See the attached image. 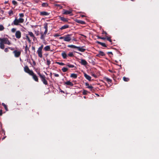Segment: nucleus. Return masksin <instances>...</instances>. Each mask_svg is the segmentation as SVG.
I'll return each mask as SVG.
<instances>
[{
	"instance_id": "f257e3e1",
	"label": "nucleus",
	"mask_w": 159,
	"mask_h": 159,
	"mask_svg": "<svg viewBox=\"0 0 159 159\" xmlns=\"http://www.w3.org/2000/svg\"><path fill=\"white\" fill-rule=\"evenodd\" d=\"M0 48L3 49L5 48L4 44L10 45L11 43L8 38H0Z\"/></svg>"
},
{
	"instance_id": "f03ea898",
	"label": "nucleus",
	"mask_w": 159,
	"mask_h": 159,
	"mask_svg": "<svg viewBox=\"0 0 159 159\" xmlns=\"http://www.w3.org/2000/svg\"><path fill=\"white\" fill-rule=\"evenodd\" d=\"M71 34H67L63 37H61L59 38L60 39H63L65 41L70 42L71 40Z\"/></svg>"
},
{
	"instance_id": "7ed1b4c3",
	"label": "nucleus",
	"mask_w": 159,
	"mask_h": 159,
	"mask_svg": "<svg viewBox=\"0 0 159 159\" xmlns=\"http://www.w3.org/2000/svg\"><path fill=\"white\" fill-rule=\"evenodd\" d=\"M43 44L41 45L39 48L38 50L37 51V53H38V56L41 58L42 57V49L43 48Z\"/></svg>"
},
{
	"instance_id": "20e7f679",
	"label": "nucleus",
	"mask_w": 159,
	"mask_h": 159,
	"mask_svg": "<svg viewBox=\"0 0 159 159\" xmlns=\"http://www.w3.org/2000/svg\"><path fill=\"white\" fill-rule=\"evenodd\" d=\"M24 70L25 72L28 74L30 75L33 72V70H30L27 66H26L24 67Z\"/></svg>"
},
{
	"instance_id": "39448f33",
	"label": "nucleus",
	"mask_w": 159,
	"mask_h": 159,
	"mask_svg": "<svg viewBox=\"0 0 159 159\" xmlns=\"http://www.w3.org/2000/svg\"><path fill=\"white\" fill-rule=\"evenodd\" d=\"M21 51H18L16 50L14 51L13 53L14 54V56L16 57H18L21 54Z\"/></svg>"
},
{
	"instance_id": "423d86ee",
	"label": "nucleus",
	"mask_w": 159,
	"mask_h": 159,
	"mask_svg": "<svg viewBox=\"0 0 159 159\" xmlns=\"http://www.w3.org/2000/svg\"><path fill=\"white\" fill-rule=\"evenodd\" d=\"M30 75L32 76L33 80L36 82H39V79L36 75L33 72Z\"/></svg>"
},
{
	"instance_id": "0eeeda50",
	"label": "nucleus",
	"mask_w": 159,
	"mask_h": 159,
	"mask_svg": "<svg viewBox=\"0 0 159 159\" xmlns=\"http://www.w3.org/2000/svg\"><path fill=\"white\" fill-rule=\"evenodd\" d=\"M15 36L17 39H20L21 37V32L19 30L16 31L15 33Z\"/></svg>"
},
{
	"instance_id": "6e6552de",
	"label": "nucleus",
	"mask_w": 159,
	"mask_h": 159,
	"mask_svg": "<svg viewBox=\"0 0 159 159\" xmlns=\"http://www.w3.org/2000/svg\"><path fill=\"white\" fill-rule=\"evenodd\" d=\"M37 74L39 76L41 81L46 78L45 75H44L42 74L40 71L37 72Z\"/></svg>"
},
{
	"instance_id": "1a4fd4ad",
	"label": "nucleus",
	"mask_w": 159,
	"mask_h": 159,
	"mask_svg": "<svg viewBox=\"0 0 159 159\" xmlns=\"http://www.w3.org/2000/svg\"><path fill=\"white\" fill-rule=\"evenodd\" d=\"M105 54L102 51H99L98 52V53L96 55V56L99 57H101L102 56H105Z\"/></svg>"
},
{
	"instance_id": "9d476101",
	"label": "nucleus",
	"mask_w": 159,
	"mask_h": 159,
	"mask_svg": "<svg viewBox=\"0 0 159 159\" xmlns=\"http://www.w3.org/2000/svg\"><path fill=\"white\" fill-rule=\"evenodd\" d=\"M80 60V61H79V62L82 65L86 66L87 65L88 63L85 59H81Z\"/></svg>"
},
{
	"instance_id": "9b49d317",
	"label": "nucleus",
	"mask_w": 159,
	"mask_h": 159,
	"mask_svg": "<svg viewBox=\"0 0 159 159\" xmlns=\"http://www.w3.org/2000/svg\"><path fill=\"white\" fill-rule=\"evenodd\" d=\"M59 18L62 21L64 22H67L68 21V19L65 18L63 17H61V16H59Z\"/></svg>"
},
{
	"instance_id": "f8f14e48",
	"label": "nucleus",
	"mask_w": 159,
	"mask_h": 159,
	"mask_svg": "<svg viewBox=\"0 0 159 159\" xmlns=\"http://www.w3.org/2000/svg\"><path fill=\"white\" fill-rule=\"evenodd\" d=\"M49 15V13L46 11H42L40 12V15L41 16H46Z\"/></svg>"
},
{
	"instance_id": "ddd939ff",
	"label": "nucleus",
	"mask_w": 159,
	"mask_h": 159,
	"mask_svg": "<svg viewBox=\"0 0 159 159\" xmlns=\"http://www.w3.org/2000/svg\"><path fill=\"white\" fill-rule=\"evenodd\" d=\"M72 13V11H68V10H64V11L63 12V14L64 15H69L70 14Z\"/></svg>"
},
{
	"instance_id": "4468645a",
	"label": "nucleus",
	"mask_w": 159,
	"mask_h": 159,
	"mask_svg": "<svg viewBox=\"0 0 159 159\" xmlns=\"http://www.w3.org/2000/svg\"><path fill=\"white\" fill-rule=\"evenodd\" d=\"M84 46H83L82 47H78L77 49L78 50L81 52H84L86 51V49L83 48L84 47Z\"/></svg>"
},
{
	"instance_id": "2eb2a0df",
	"label": "nucleus",
	"mask_w": 159,
	"mask_h": 159,
	"mask_svg": "<svg viewBox=\"0 0 159 159\" xmlns=\"http://www.w3.org/2000/svg\"><path fill=\"white\" fill-rule=\"evenodd\" d=\"M65 85H69L70 86H73V84L70 82V81H67L64 83Z\"/></svg>"
},
{
	"instance_id": "dca6fc26",
	"label": "nucleus",
	"mask_w": 159,
	"mask_h": 159,
	"mask_svg": "<svg viewBox=\"0 0 159 159\" xmlns=\"http://www.w3.org/2000/svg\"><path fill=\"white\" fill-rule=\"evenodd\" d=\"M75 22L78 23L82 25L85 24L86 23L84 21L78 20H75Z\"/></svg>"
},
{
	"instance_id": "f3484780",
	"label": "nucleus",
	"mask_w": 159,
	"mask_h": 159,
	"mask_svg": "<svg viewBox=\"0 0 159 159\" xmlns=\"http://www.w3.org/2000/svg\"><path fill=\"white\" fill-rule=\"evenodd\" d=\"M96 43L99 44L101 45H102V46H103V47H107V45L104 43H102V42H101L99 41H97L96 42Z\"/></svg>"
},
{
	"instance_id": "a211bd4d",
	"label": "nucleus",
	"mask_w": 159,
	"mask_h": 159,
	"mask_svg": "<svg viewBox=\"0 0 159 159\" xmlns=\"http://www.w3.org/2000/svg\"><path fill=\"white\" fill-rule=\"evenodd\" d=\"M84 76L87 80H88L89 81H90L91 80V77L87 75L86 73H84Z\"/></svg>"
},
{
	"instance_id": "6ab92c4d",
	"label": "nucleus",
	"mask_w": 159,
	"mask_h": 159,
	"mask_svg": "<svg viewBox=\"0 0 159 159\" xmlns=\"http://www.w3.org/2000/svg\"><path fill=\"white\" fill-rule=\"evenodd\" d=\"M69 27V25H65L61 27V28L60 29V30H62L65 29H66L68 28Z\"/></svg>"
},
{
	"instance_id": "aec40b11",
	"label": "nucleus",
	"mask_w": 159,
	"mask_h": 159,
	"mask_svg": "<svg viewBox=\"0 0 159 159\" xmlns=\"http://www.w3.org/2000/svg\"><path fill=\"white\" fill-rule=\"evenodd\" d=\"M19 22L18 21V20L16 18L13 22V24L14 25H19Z\"/></svg>"
},
{
	"instance_id": "412c9836",
	"label": "nucleus",
	"mask_w": 159,
	"mask_h": 159,
	"mask_svg": "<svg viewBox=\"0 0 159 159\" xmlns=\"http://www.w3.org/2000/svg\"><path fill=\"white\" fill-rule=\"evenodd\" d=\"M104 79L109 84H110L111 83L112 81L109 78L106 77L104 78Z\"/></svg>"
},
{
	"instance_id": "4be33fe9",
	"label": "nucleus",
	"mask_w": 159,
	"mask_h": 159,
	"mask_svg": "<svg viewBox=\"0 0 159 159\" xmlns=\"http://www.w3.org/2000/svg\"><path fill=\"white\" fill-rule=\"evenodd\" d=\"M28 34H29L30 35V36L31 37L33 38V39L34 40V39H35V37L34 36V34L32 32L29 31Z\"/></svg>"
},
{
	"instance_id": "5701e85b",
	"label": "nucleus",
	"mask_w": 159,
	"mask_h": 159,
	"mask_svg": "<svg viewBox=\"0 0 159 159\" xmlns=\"http://www.w3.org/2000/svg\"><path fill=\"white\" fill-rule=\"evenodd\" d=\"M50 48L49 46L48 45L45 47L44 48V49L45 51H50Z\"/></svg>"
},
{
	"instance_id": "b1692460",
	"label": "nucleus",
	"mask_w": 159,
	"mask_h": 159,
	"mask_svg": "<svg viewBox=\"0 0 159 159\" xmlns=\"http://www.w3.org/2000/svg\"><path fill=\"white\" fill-rule=\"evenodd\" d=\"M70 77L76 79L77 77V75L76 74L72 73L71 74Z\"/></svg>"
},
{
	"instance_id": "393cba45",
	"label": "nucleus",
	"mask_w": 159,
	"mask_h": 159,
	"mask_svg": "<svg viewBox=\"0 0 159 159\" xmlns=\"http://www.w3.org/2000/svg\"><path fill=\"white\" fill-rule=\"evenodd\" d=\"M61 56L64 59H66L67 58V54L65 52L62 53Z\"/></svg>"
},
{
	"instance_id": "a878e982",
	"label": "nucleus",
	"mask_w": 159,
	"mask_h": 159,
	"mask_svg": "<svg viewBox=\"0 0 159 159\" xmlns=\"http://www.w3.org/2000/svg\"><path fill=\"white\" fill-rule=\"evenodd\" d=\"M67 47L74 48H77L78 46L73 45H69L67 46Z\"/></svg>"
},
{
	"instance_id": "bb28decb",
	"label": "nucleus",
	"mask_w": 159,
	"mask_h": 159,
	"mask_svg": "<svg viewBox=\"0 0 159 159\" xmlns=\"http://www.w3.org/2000/svg\"><path fill=\"white\" fill-rule=\"evenodd\" d=\"M42 6L43 7H47L48 6V4L47 2H43L42 4Z\"/></svg>"
},
{
	"instance_id": "cd10ccee",
	"label": "nucleus",
	"mask_w": 159,
	"mask_h": 159,
	"mask_svg": "<svg viewBox=\"0 0 159 159\" xmlns=\"http://www.w3.org/2000/svg\"><path fill=\"white\" fill-rule=\"evenodd\" d=\"M41 36L40 37V39L42 40H44L45 39V37L46 36V34H43V33H41Z\"/></svg>"
},
{
	"instance_id": "c85d7f7f",
	"label": "nucleus",
	"mask_w": 159,
	"mask_h": 159,
	"mask_svg": "<svg viewBox=\"0 0 159 159\" xmlns=\"http://www.w3.org/2000/svg\"><path fill=\"white\" fill-rule=\"evenodd\" d=\"M43 84H44L45 85H48V83L46 79V78L44 79V80H43L42 81H41Z\"/></svg>"
},
{
	"instance_id": "c756f323",
	"label": "nucleus",
	"mask_w": 159,
	"mask_h": 159,
	"mask_svg": "<svg viewBox=\"0 0 159 159\" xmlns=\"http://www.w3.org/2000/svg\"><path fill=\"white\" fill-rule=\"evenodd\" d=\"M25 52L26 53H27V51H28L30 52V50L29 49V48L28 47L27 45L26 44L25 46Z\"/></svg>"
},
{
	"instance_id": "7c9ffc66",
	"label": "nucleus",
	"mask_w": 159,
	"mask_h": 159,
	"mask_svg": "<svg viewBox=\"0 0 159 159\" xmlns=\"http://www.w3.org/2000/svg\"><path fill=\"white\" fill-rule=\"evenodd\" d=\"M123 80L125 82H128L129 80V79L125 77H124L123 78Z\"/></svg>"
},
{
	"instance_id": "2f4dec72",
	"label": "nucleus",
	"mask_w": 159,
	"mask_h": 159,
	"mask_svg": "<svg viewBox=\"0 0 159 159\" xmlns=\"http://www.w3.org/2000/svg\"><path fill=\"white\" fill-rule=\"evenodd\" d=\"M68 70V69L67 68L65 67L62 68L61 69V70L63 72H66Z\"/></svg>"
},
{
	"instance_id": "473e14b6",
	"label": "nucleus",
	"mask_w": 159,
	"mask_h": 159,
	"mask_svg": "<svg viewBox=\"0 0 159 159\" xmlns=\"http://www.w3.org/2000/svg\"><path fill=\"white\" fill-rule=\"evenodd\" d=\"M18 20L19 23H23L24 21V20L23 18H20Z\"/></svg>"
},
{
	"instance_id": "72a5a7b5",
	"label": "nucleus",
	"mask_w": 159,
	"mask_h": 159,
	"mask_svg": "<svg viewBox=\"0 0 159 159\" xmlns=\"http://www.w3.org/2000/svg\"><path fill=\"white\" fill-rule=\"evenodd\" d=\"M8 14L10 16H11L13 14V11L12 10H10L8 12Z\"/></svg>"
},
{
	"instance_id": "f704fd0d",
	"label": "nucleus",
	"mask_w": 159,
	"mask_h": 159,
	"mask_svg": "<svg viewBox=\"0 0 159 159\" xmlns=\"http://www.w3.org/2000/svg\"><path fill=\"white\" fill-rule=\"evenodd\" d=\"M2 105L4 106V108H5V110H6V111H8V108H7V106L5 104H4V103H2Z\"/></svg>"
},
{
	"instance_id": "c9c22d12",
	"label": "nucleus",
	"mask_w": 159,
	"mask_h": 159,
	"mask_svg": "<svg viewBox=\"0 0 159 159\" xmlns=\"http://www.w3.org/2000/svg\"><path fill=\"white\" fill-rule=\"evenodd\" d=\"M87 88L89 89L91 91H94V90L93 89V87L91 86H89L87 87Z\"/></svg>"
},
{
	"instance_id": "e433bc0d",
	"label": "nucleus",
	"mask_w": 159,
	"mask_h": 159,
	"mask_svg": "<svg viewBox=\"0 0 159 159\" xmlns=\"http://www.w3.org/2000/svg\"><path fill=\"white\" fill-rule=\"evenodd\" d=\"M106 37H107L106 39L108 40L111 43L112 42V40L111 39V37H107V36H106Z\"/></svg>"
},
{
	"instance_id": "4c0bfd02",
	"label": "nucleus",
	"mask_w": 159,
	"mask_h": 159,
	"mask_svg": "<svg viewBox=\"0 0 159 159\" xmlns=\"http://www.w3.org/2000/svg\"><path fill=\"white\" fill-rule=\"evenodd\" d=\"M66 65L69 68H73L75 67L74 65L69 64H66Z\"/></svg>"
},
{
	"instance_id": "58836bf2",
	"label": "nucleus",
	"mask_w": 159,
	"mask_h": 159,
	"mask_svg": "<svg viewBox=\"0 0 159 159\" xmlns=\"http://www.w3.org/2000/svg\"><path fill=\"white\" fill-rule=\"evenodd\" d=\"M56 63L61 66H64L65 65V64L63 62H56Z\"/></svg>"
},
{
	"instance_id": "ea45409f",
	"label": "nucleus",
	"mask_w": 159,
	"mask_h": 159,
	"mask_svg": "<svg viewBox=\"0 0 159 159\" xmlns=\"http://www.w3.org/2000/svg\"><path fill=\"white\" fill-rule=\"evenodd\" d=\"M88 93V91L85 90H84L82 92V93L83 95H86Z\"/></svg>"
},
{
	"instance_id": "a19ab883",
	"label": "nucleus",
	"mask_w": 159,
	"mask_h": 159,
	"mask_svg": "<svg viewBox=\"0 0 159 159\" xmlns=\"http://www.w3.org/2000/svg\"><path fill=\"white\" fill-rule=\"evenodd\" d=\"M4 29V28L3 25H0V31H2Z\"/></svg>"
},
{
	"instance_id": "79ce46f5",
	"label": "nucleus",
	"mask_w": 159,
	"mask_h": 159,
	"mask_svg": "<svg viewBox=\"0 0 159 159\" xmlns=\"http://www.w3.org/2000/svg\"><path fill=\"white\" fill-rule=\"evenodd\" d=\"M48 24L47 23H45L44 25V28L45 29V30H48Z\"/></svg>"
},
{
	"instance_id": "37998d69",
	"label": "nucleus",
	"mask_w": 159,
	"mask_h": 159,
	"mask_svg": "<svg viewBox=\"0 0 159 159\" xmlns=\"http://www.w3.org/2000/svg\"><path fill=\"white\" fill-rule=\"evenodd\" d=\"M26 39L28 40L29 43L31 42V40H30L29 37L27 35H26Z\"/></svg>"
},
{
	"instance_id": "c03bdc74",
	"label": "nucleus",
	"mask_w": 159,
	"mask_h": 159,
	"mask_svg": "<svg viewBox=\"0 0 159 159\" xmlns=\"http://www.w3.org/2000/svg\"><path fill=\"white\" fill-rule=\"evenodd\" d=\"M68 56L70 57H73L74 56V54L72 52H70L68 54Z\"/></svg>"
},
{
	"instance_id": "a18cd8bd",
	"label": "nucleus",
	"mask_w": 159,
	"mask_h": 159,
	"mask_svg": "<svg viewBox=\"0 0 159 159\" xmlns=\"http://www.w3.org/2000/svg\"><path fill=\"white\" fill-rule=\"evenodd\" d=\"M12 2L14 5L15 6L17 5V2L16 1L13 0L12 1Z\"/></svg>"
},
{
	"instance_id": "49530a36",
	"label": "nucleus",
	"mask_w": 159,
	"mask_h": 159,
	"mask_svg": "<svg viewBox=\"0 0 159 159\" xmlns=\"http://www.w3.org/2000/svg\"><path fill=\"white\" fill-rule=\"evenodd\" d=\"M47 65L48 66H49L51 64L50 61L48 59H47Z\"/></svg>"
},
{
	"instance_id": "de8ad7c7",
	"label": "nucleus",
	"mask_w": 159,
	"mask_h": 159,
	"mask_svg": "<svg viewBox=\"0 0 159 159\" xmlns=\"http://www.w3.org/2000/svg\"><path fill=\"white\" fill-rule=\"evenodd\" d=\"M16 31V29L14 28H13L11 29V31L12 33H14Z\"/></svg>"
},
{
	"instance_id": "09e8293b",
	"label": "nucleus",
	"mask_w": 159,
	"mask_h": 159,
	"mask_svg": "<svg viewBox=\"0 0 159 159\" xmlns=\"http://www.w3.org/2000/svg\"><path fill=\"white\" fill-rule=\"evenodd\" d=\"M19 16L21 17H23L24 16V15L23 13H20L19 14Z\"/></svg>"
},
{
	"instance_id": "8fccbe9b",
	"label": "nucleus",
	"mask_w": 159,
	"mask_h": 159,
	"mask_svg": "<svg viewBox=\"0 0 159 159\" xmlns=\"http://www.w3.org/2000/svg\"><path fill=\"white\" fill-rule=\"evenodd\" d=\"M2 134H4V135H5V132L3 129H2Z\"/></svg>"
},
{
	"instance_id": "3c124183",
	"label": "nucleus",
	"mask_w": 159,
	"mask_h": 159,
	"mask_svg": "<svg viewBox=\"0 0 159 159\" xmlns=\"http://www.w3.org/2000/svg\"><path fill=\"white\" fill-rule=\"evenodd\" d=\"M53 74L55 76V77H58L59 76V75L58 74H56L53 73Z\"/></svg>"
},
{
	"instance_id": "603ef678",
	"label": "nucleus",
	"mask_w": 159,
	"mask_h": 159,
	"mask_svg": "<svg viewBox=\"0 0 159 159\" xmlns=\"http://www.w3.org/2000/svg\"><path fill=\"white\" fill-rule=\"evenodd\" d=\"M9 50H8V48H6L5 49H4V51L5 52H8Z\"/></svg>"
},
{
	"instance_id": "864d4df0",
	"label": "nucleus",
	"mask_w": 159,
	"mask_h": 159,
	"mask_svg": "<svg viewBox=\"0 0 159 159\" xmlns=\"http://www.w3.org/2000/svg\"><path fill=\"white\" fill-rule=\"evenodd\" d=\"M48 30H45V31L44 32L43 34H47L48 32Z\"/></svg>"
},
{
	"instance_id": "5fc2aeb1",
	"label": "nucleus",
	"mask_w": 159,
	"mask_h": 159,
	"mask_svg": "<svg viewBox=\"0 0 159 159\" xmlns=\"http://www.w3.org/2000/svg\"><path fill=\"white\" fill-rule=\"evenodd\" d=\"M102 34H105L106 35H107V33L106 31H103V32L102 33Z\"/></svg>"
},
{
	"instance_id": "6e6d98bb",
	"label": "nucleus",
	"mask_w": 159,
	"mask_h": 159,
	"mask_svg": "<svg viewBox=\"0 0 159 159\" xmlns=\"http://www.w3.org/2000/svg\"><path fill=\"white\" fill-rule=\"evenodd\" d=\"M54 36L55 37H57L59 36H60V35L59 34H56L54 35Z\"/></svg>"
},
{
	"instance_id": "4d7b16f0",
	"label": "nucleus",
	"mask_w": 159,
	"mask_h": 159,
	"mask_svg": "<svg viewBox=\"0 0 159 159\" xmlns=\"http://www.w3.org/2000/svg\"><path fill=\"white\" fill-rule=\"evenodd\" d=\"M107 54H108V55H109L110 54H111V55H113V54H112V52H107Z\"/></svg>"
},
{
	"instance_id": "13d9d810",
	"label": "nucleus",
	"mask_w": 159,
	"mask_h": 159,
	"mask_svg": "<svg viewBox=\"0 0 159 159\" xmlns=\"http://www.w3.org/2000/svg\"><path fill=\"white\" fill-rule=\"evenodd\" d=\"M32 50H34V52H35V48L34 46H32Z\"/></svg>"
},
{
	"instance_id": "bf43d9fd",
	"label": "nucleus",
	"mask_w": 159,
	"mask_h": 159,
	"mask_svg": "<svg viewBox=\"0 0 159 159\" xmlns=\"http://www.w3.org/2000/svg\"><path fill=\"white\" fill-rule=\"evenodd\" d=\"M2 110H0V116H1L2 115Z\"/></svg>"
},
{
	"instance_id": "052dcab7",
	"label": "nucleus",
	"mask_w": 159,
	"mask_h": 159,
	"mask_svg": "<svg viewBox=\"0 0 159 159\" xmlns=\"http://www.w3.org/2000/svg\"><path fill=\"white\" fill-rule=\"evenodd\" d=\"M33 65H34V66H35V65H36V62H35L33 60Z\"/></svg>"
},
{
	"instance_id": "680f3d73",
	"label": "nucleus",
	"mask_w": 159,
	"mask_h": 159,
	"mask_svg": "<svg viewBox=\"0 0 159 159\" xmlns=\"http://www.w3.org/2000/svg\"><path fill=\"white\" fill-rule=\"evenodd\" d=\"M106 38H107L106 37H102L101 39L104 40L106 39Z\"/></svg>"
},
{
	"instance_id": "e2e57ef3",
	"label": "nucleus",
	"mask_w": 159,
	"mask_h": 159,
	"mask_svg": "<svg viewBox=\"0 0 159 159\" xmlns=\"http://www.w3.org/2000/svg\"><path fill=\"white\" fill-rule=\"evenodd\" d=\"M85 84L86 86H87V87L89 86V84L88 83H87V82L85 83Z\"/></svg>"
},
{
	"instance_id": "0e129e2a",
	"label": "nucleus",
	"mask_w": 159,
	"mask_h": 159,
	"mask_svg": "<svg viewBox=\"0 0 159 159\" xmlns=\"http://www.w3.org/2000/svg\"><path fill=\"white\" fill-rule=\"evenodd\" d=\"M92 75L93 76V77H95V78H96V77H97V76H96V75H95V74H93Z\"/></svg>"
},
{
	"instance_id": "69168bd1",
	"label": "nucleus",
	"mask_w": 159,
	"mask_h": 159,
	"mask_svg": "<svg viewBox=\"0 0 159 159\" xmlns=\"http://www.w3.org/2000/svg\"><path fill=\"white\" fill-rule=\"evenodd\" d=\"M8 48L10 49L11 50H13L14 49V48H11V47H8Z\"/></svg>"
},
{
	"instance_id": "338daca9",
	"label": "nucleus",
	"mask_w": 159,
	"mask_h": 159,
	"mask_svg": "<svg viewBox=\"0 0 159 159\" xmlns=\"http://www.w3.org/2000/svg\"><path fill=\"white\" fill-rule=\"evenodd\" d=\"M34 0V1L36 2V3H38L40 0Z\"/></svg>"
},
{
	"instance_id": "774afa93",
	"label": "nucleus",
	"mask_w": 159,
	"mask_h": 159,
	"mask_svg": "<svg viewBox=\"0 0 159 159\" xmlns=\"http://www.w3.org/2000/svg\"><path fill=\"white\" fill-rule=\"evenodd\" d=\"M108 71H109V72H111V73H113V70H108Z\"/></svg>"
}]
</instances>
